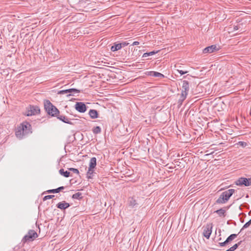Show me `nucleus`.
I'll return each instance as SVG.
<instances>
[{
  "label": "nucleus",
  "mask_w": 251,
  "mask_h": 251,
  "mask_svg": "<svg viewBox=\"0 0 251 251\" xmlns=\"http://www.w3.org/2000/svg\"><path fill=\"white\" fill-rule=\"evenodd\" d=\"M97 165V159L96 157H94L91 158L89 163V167L91 168H96Z\"/></svg>",
  "instance_id": "obj_17"
},
{
  "label": "nucleus",
  "mask_w": 251,
  "mask_h": 251,
  "mask_svg": "<svg viewBox=\"0 0 251 251\" xmlns=\"http://www.w3.org/2000/svg\"><path fill=\"white\" fill-rule=\"evenodd\" d=\"M75 109L80 113H84L87 110V106L82 102H77L75 105Z\"/></svg>",
  "instance_id": "obj_6"
},
{
  "label": "nucleus",
  "mask_w": 251,
  "mask_h": 251,
  "mask_svg": "<svg viewBox=\"0 0 251 251\" xmlns=\"http://www.w3.org/2000/svg\"><path fill=\"white\" fill-rule=\"evenodd\" d=\"M59 172L60 175L66 177H68L70 176V172L67 171H64V169H60Z\"/></svg>",
  "instance_id": "obj_23"
},
{
  "label": "nucleus",
  "mask_w": 251,
  "mask_h": 251,
  "mask_svg": "<svg viewBox=\"0 0 251 251\" xmlns=\"http://www.w3.org/2000/svg\"><path fill=\"white\" fill-rule=\"evenodd\" d=\"M38 237L37 233L34 230H29L27 234L23 238L22 242L25 243L28 241H33Z\"/></svg>",
  "instance_id": "obj_3"
},
{
  "label": "nucleus",
  "mask_w": 251,
  "mask_h": 251,
  "mask_svg": "<svg viewBox=\"0 0 251 251\" xmlns=\"http://www.w3.org/2000/svg\"><path fill=\"white\" fill-rule=\"evenodd\" d=\"M136 204V201L135 200L132 199L130 201V205L133 206H134L135 204Z\"/></svg>",
  "instance_id": "obj_35"
},
{
  "label": "nucleus",
  "mask_w": 251,
  "mask_h": 251,
  "mask_svg": "<svg viewBox=\"0 0 251 251\" xmlns=\"http://www.w3.org/2000/svg\"><path fill=\"white\" fill-rule=\"evenodd\" d=\"M82 194L80 192L76 193L75 194L73 195L72 198L74 199H77L80 200L82 199Z\"/></svg>",
  "instance_id": "obj_24"
},
{
  "label": "nucleus",
  "mask_w": 251,
  "mask_h": 251,
  "mask_svg": "<svg viewBox=\"0 0 251 251\" xmlns=\"http://www.w3.org/2000/svg\"><path fill=\"white\" fill-rule=\"evenodd\" d=\"M64 189V187L61 186L56 189H50L47 191V192L48 193H59L60 191L63 190Z\"/></svg>",
  "instance_id": "obj_20"
},
{
  "label": "nucleus",
  "mask_w": 251,
  "mask_h": 251,
  "mask_svg": "<svg viewBox=\"0 0 251 251\" xmlns=\"http://www.w3.org/2000/svg\"><path fill=\"white\" fill-rule=\"evenodd\" d=\"M189 90V82L188 81L184 80L182 81V92H181L188 94Z\"/></svg>",
  "instance_id": "obj_12"
},
{
  "label": "nucleus",
  "mask_w": 251,
  "mask_h": 251,
  "mask_svg": "<svg viewBox=\"0 0 251 251\" xmlns=\"http://www.w3.org/2000/svg\"><path fill=\"white\" fill-rule=\"evenodd\" d=\"M235 190L233 189H228L226 191L223 192L219 198L217 200L216 203H225L230 198V197L234 193Z\"/></svg>",
  "instance_id": "obj_2"
},
{
  "label": "nucleus",
  "mask_w": 251,
  "mask_h": 251,
  "mask_svg": "<svg viewBox=\"0 0 251 251\" xmlns=\"http://www.w3.org/2000/svg\"><path fill=\"white\" fill-rule=\"evenodd\" d=\"M212 224H207L203 232V236L207 239H209L212 232Z\"/></svg>",
  "instance_id": "obj_7"
},
{
  "label": "nucleus",
  "mask_w": 251,
  "mask_h": 251,
  "mask_svg": "<svg viewBox=\"0 0 251 251\" xmlns=\"http://www.w3.org/2000/svg\"><path fill=\"white\" fill-rule=\"evenodd\" d=\"M248 180H249V186L251 185V177L248 178Z\"/></svg>",
  "instance_id": "obj_37"
},
{
  "label": "nucleus",
  "mask_w": 251,
  "mask_h": 251,
  "mask_svg": "<svg viewBox=\"0 0 251 251\" xmlns=\"http://www.w3.org/2000/svg\"><path fill=\"white\" fill-rule=\"evenodd\" d=\"M236 184L239 186L245 185L248 186H249V180L247 178L241 177L236 180Z\"/></svg>",
  "instance_id": "obj_9"
},
{
  "label": "nucleus",
  "mask_w": 251,
  "mask_h": 251,
  "mask_svg": "<svg viewBox=\"0 0 251 251\" xmlns=\"http://www.w3.org/2000/svg\"><path fill=\"white\" fill-rule=\"evenodd\" d=\"M95 169L94 168H88L86 174L87 178L90 179L93 178L94 174H96Z\"/></svg>",
  "instance_id": "obj_16"
},
{
  "label": "nucleus",
  "mask_w": 251,
  "mask_h": 251,
  "mask_svg": "<svg viewBox=\"0 0 251 251\" xmlns=\"http://www.w3.org/2000/svg\"><path fill=\"white\" fill-rule=\"evenodd\" d=\"M89 115L92 119H96L98 117V113L96 110L90 109Z\"/></svg>",
  "instance_id": "obj_18"
},
{
  "label": "nucleus",
  "mask_w": 251,
  "mask_h": 251,
  "mask_svg": "<svg viewBox=\"0 0 251 251\" xmlns=\"http://www.w3.org/2000/svg\"><path fill=\"white\" fill-rule=\"evenodd\" d=\"M69 170L73 172L74 173L78 174H79V171L77 169L71 168L69 169Z\"/></svg>",
  "instance_id": "obj_31"
},
{
  "label": "nucleus",
  "mask_w": 251,
  "mask_h": 251,
  "mask_svg": "<svg viewBox=\"0 0 251 251\" xmlns=\"http://www.w3.org/2000/svg\"><path fill=\"white\" fill-rule=\"evenodd\" d=\"M148 75L151 76H153L154 77H162V78L164 77V75L163 74H162L159 72H154V71L149 72L148 73Z\"/></svg>",
  "instance_id": "obj_19"
},
{
  "label": "nucleus",
  "mask_w": 251,
  "mask_h": 251,
  "mask_svg": "<svg viewBox=\"0 0 251 251\" xmlns=\"http://www.w3.org/2000/svg\"><path fill=\"white\" fill-rule=\"evenodd\" d=\"M241 241L238 243L237 244H235L234 245H233L232 247H230L229 249H228L226 251H234L240 245Z\"/></svg>",
  "instance_id": "obj_26"
},
{
  "label": "nucleus",
  "mask_w": 251,
  "mask_h": 251,
  "mask_svg": "<svg viewBox=\"0 0 251 251\" xmlns=\"http://www.w3.org/2000/svg\"><path fill=\"white\" fill-rule=\"evenodd\" d=\"M120 44H121V48H122V47H124L126 46H127L130 43L128 42H123L122 43H120Z\"/></svg>",
  "instance_id": "obj_33"
},
{
  "label": "nucleus",
  "mask_w": 251,
  "mask_h": 251,
  "mask_svg": "<svg viewBox=\"0 0 251 251\" xmlns=\"http://www.w3.org/2000/svg\"><path fill=\"white\" fill-rule=\"evenodd\" d=\"M121 44H115L113 46L111 47V50L112 51H116L121 49Z\"/></svg>",
  "instance_id": "obj_22"
},
{
  "label": "nucleus",
  "mask_w": 251,
  "mask_h": 251,
  "mask_svg": "<svg viewBox=\"0 0 251 251\" xmlns=\"http://www.w3.org/2000/svg\"><path fill=\"white\" fill-rule=\"evenodd\" d=\"M217 50V47L216 45H211L210 46L207 47L203 50V53H211L213 52L214 50Z\"/></svg>",
  "instance_id": "obj_14"
},
{
  "label": "nucleus",
  "mask_w": 251,
  "mask_h": 251,
  "mask_svg": "<svg viewBox=\"0 0 251 251\" xmlns=\"http://www.w3.org/2000/svg\"><path fill=\"white\" fill-rule=\"evenodd\" d=\"M54 197V195H47L44 197L43 200L46 201V200H47L49 199H51L53 198Z\"/></svg>",
  "instance_id": "obj_30"
},
{
  "label": "nucleus",
  "mask_w": 251,
  "mask_h": 251,
  "mask_svg": "<svg viewBox=\"0 0 251 251\" xmlns=\"http://www.w3.org/2000/svg\"><path fill=\"white\" fill-rule=\"evenodd\" d=\"M177 71L179 72V73L181 75L185 74L188 73V71H184L182 70H177Z\"/></svg>",
  "instance_id": "obj_34"
},
{
  "label": "nucleus",
  "mask_w": 251,
  "mask_h": 251,
  "mask_svg": "<svg viewBox=\"0 0 251 251\" xmlns=\"http://www.w3.org/2000/svg\"><path fill=\"white\" fill-rule=\"evenodd\" d=\"M215 212L218 214L220 217H225L226 216V210L224 208H221L217 210Z\"/></svg>",
  "instance_id": "obj_21"
},
{
  "label": "nucleus",
  "mask_w": 251,
  "mask_h": 251,
  "mask_svg": "<svg viewBox=\"0 0 251 251\" xmlns=\"http://www.w3.org/2000/svg\"><path fill=\"white\" fill-rule=\"evenodd\" d=\"M19 126L21 128L22 127H23V132L25 136L32 133L31 126L28 122H24L23 123L20 124Z\"/></svg>",
  "instance_id": "obj_4"
},
{
  "label": "nucleus",
  "mask_w": 251,
  "mask_h": 251,
  "mask_svg": "<svg viewBox=\"0 0 251 251\" xmlns=\"http://www.w3.org/2000/svg\"><path fill=\"white\" fill-rule=\"evenodd\" d=\"M44 108L47 113L51 116L56 117L59 114L58 109L49 100H45Z\"/></svg>",
  "instance_id": "obj_1"
},
{
  "label": "nucleus",
  "mask_w": 251,
  "mask_h": 251,
  "mask_svg": "<svg viewBox=\"0 0 251 251\" xmlns=\"http://www.w3.org/2000/svg\"><path fill=\"white\" fill-rule=\"evenodd\" d=\"M238 234H232L230 236H229L227 239L224 242L220 243V246L221 247H224L225 245H226L227 244L232 241L233 239H234L235 238L237 237Z\"/></svg>",
  "instance_id": "obj_10"
},
{
  "label": "nucleus",
  "mask_w": 251,
  "mask_h": 251,
  "mask_svg": "<svg viewBox=\"0 0 251 251\" xmlns=\"http://www.w3.org/2000/svg\"><path fill=\"white\" fill-rule=\"evenodd\" d=\"M238 144L243 147H246L247 146V143L245 142L240 141L238 142Z\"/></svg>",
  "instance_id": "obj_32"
},
{
  "label": "nucleus",
  "mask_w": 251,
  "mask_h": 251,
  "mask_svg": "<svg viewBox=\"0 0 251 251\" xmlns=\"http://www.w3.org/2000/svg\"><path fill=\"white\" fill-rule=\"evenodd\" d=\"M58 119L60 120V121H62L63 122L65 123L68 124L69 125H74L76 123V121L77 120V119H73V121H74V122H73L71 121L68 118H67L66 116L63 115H59V114L57 115V116H56Z\"/></svg>",
  "instance_id": "obj_8"
},
{
  "label": "nucleus",
  "mask_w": 251,
  "mask_h": 251,
  "mask_svg": "<svg viewBox=\"0 0 251 251\" xmlns=\"http://www.w3.org/2000/svg\"><path fill=\"white\" fill-rule=\"evenodd\" d=\"M40 109L37 106L30 105L28 108L27 116H32L40 113Z\"/></svg>",
  "instance_id": "obj_5"
},
{
  "label": "nucleus",
  "mask_w": 251,
  "mask_h": 251,
  "mask_svg": "<svg viewBox=\"0 0 251 251\" xmlns=\"http://www.w3.org/2000/svg\"><path fill=\"white\" fill-rule=\"evenodd\" d=\"M139 44V42H138V41H135V42H134L132 43V46H136V45H138Z\"/></svg>",
  "instance_id": "obj_36"
},
{
  "label": "nucleus",
  "mask_w": 251,
  "mask_h": 251,
  "mask_svg": "<svg viewBox=\"0 0 251 251\" xmlns=\"http://www.w3.org/2000/svg\"><path fill=\"white\" fill-rule=\"evenodd\" d=\"M234 29L235 30H237V29H238V27H237V26H234Z\"/></svg>",
  "instance_id": "obj_38"
},
{
  "label": "nucleus",
  "mask_w": 251,
  "mask_h": 251,
  "mask_svg": "<svg viewBox=\"0 0 251 251\" xmlns=\"http://www.w3.org/2000/svg\"><path fill=\"white\" fill-rule=\"evenodd\" d=\"M158 52V51H152L150 52H146L144 53L143 55V57H146L150 55H152L155 54Z\"/></svg>",
  "instance_id": "obj_28"
},
{
  "label": "nucleus",
  "mask_w": 251,
  "mask_h": 251,
  "mask_svg": "<svg viewBox=\"0 0 251 251\" xmlns=\"http://www.w3.org/2000/svg\"><path fill=\"white\" fill-rule=\"evenodd\" d=\"M80 92V91L78 89H75V88H71L66 90H63L59 91L58 92V94H65L67 93H79Z\"/></svg>",
  "instance_id": "obj_11"
},
{
  "label": "nucleus",
  "mask_w": 251,
  "mask_h": 251,
  "mask_svg": "<svg viewBox=\"0 0 251 251\" xmlns=\"http://www.w3.org/2000/svg\"><path fill=\"white\" fill-rule=\"evenodd\" d=\"M70 205L69 203H67L64 201L61 202H59L56 205V206L58 208H59L62 210H65L66 208H68L70 206Z\"/></svg>",
  "instance_id": "obj_15"
},
{
  "label": "nucleus",
  "mask_w": 251,
  "mask_h": 251,
  "mask_svg": "<svg viewBox=\"0 0 251 251\" xmlns=\"http://www.w3.org/2000/svg\"><path fill=\"white\" fill-rule=\"evenodd\" d=\"M187 95H188L187 94L181 92L180 98V99L178 100V102H180L181 104L182 102L186 98V97H187Z\"/></svg>",
  "instance_id": "obj_25"
},
{
  "label": "nucleus",
  "mask_w": 251,
  "mask_h": 251,
  "mask_svg": "<svg viewBox=\"0 0 251 251\" xmlns=\"http://www.w3.org/2000/svg\"><path fill=\"white\" fill-rule=\"evenodd\" d=\"M92 131L94 134H98L101 132V128L99 126H97L93 128Z\"/></svg>",
  "instance_id": "obj_27"
},
{
  "label": "nucleus",
  "mask_w": 251,
  "mask_h": 251,
  "mask_svg": "<svg viewBox=\"0 0 251 251\" xmlns=\"http://www.w3.org/2000/svg\"><path fill=\"white\" fill-rule=\"evenodd\" d=\"M251 225V219L247 222L243 226V228H246L248 227Z\"/></svg>",
  "instance_id": "obj_29"
},
{
  "label": "nucleus",
  "mask_w": 251,
  "mask_h": 251,
  "mask_svg": "<svg viewBox=\"0 0 251 251\" xmlns=\"http://www.w3.org/2000/svg\"><path fill=\"white\" fill-rule=\"evenodd\" d=\"M23 129H24L23 127H22L21 128L19 126L17 127V130L16 131V133H15L16 136L18 138H19L20 139L23 138L25 136V134L23 132Z\"/></svg>",
  "instance_id": "obj_13"
}]
</instances>
